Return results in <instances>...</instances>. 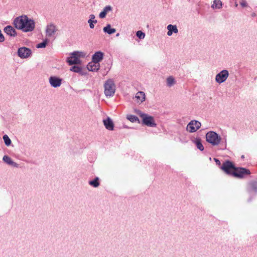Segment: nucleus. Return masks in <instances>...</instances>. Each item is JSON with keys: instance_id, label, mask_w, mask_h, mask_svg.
Returning a JSON list of instances; mask_svg holds the SVG:
<instances>
[{"instance_id": "obj_1", "label": "nucleus", "mask_w": 257, "mask_h": 257, "mask_svg": "<svg viewBox=\"0 0 257 257\" xmlns=\"http://www.w3.org/2000/svg\"><path fill=\"white\" fill-rule=\"evenodd\" d=\"M104 93L106 97H112L115 92V85L111 79L106 80L104 84Z\"/></svg>"}, {"instance_id": "obj_2", "label": "nucleus", "mask_w": 257, "mask_h": 257, "mask_svg": "<svg viewBox=\"0 0 257 257\" xmlns=\"http://www.w3.org/2000/svg\"><path fill=\"white\" fill-rule=\"evenodd\" d=\"M205 137L206 142L213 146H217L221 143V137L215 132L207 133Z\"/></svg>"}, {"instance_id": "obj_3", "label": "nucleus", "mask_w": 257, "mask_h": 257, "mask_svg": "<svg viewBox=\"0 0 257 257\" xmlns=\"http://www.w3.org/2000/svg\"><path fill=\"white\" fill-rule=\"evenodd\" d=\"M138 114L142 118V122L144 124L150 127H155L156 126V123L155 122L153 116L144 113L140 110L138 111Z\"/></svg>"}, {"instance_id": "obj_4", "label": "nucleus", "mask_w": 257, "mask_h": 257, "mask_svg": "<svg viewBox=\"0 0 257 257\" xmlns=\"http://www.w3.org/2000/svg\"><path fill=\"white\" fill-rule=\"evenodd\" d=\"M250 174V171L248 169L244 168H235L234 171H233L232 173V176L237 178H242Z\"/></svg>"}, {"instance_id": "obj_5", "label": "nucleus", "mask_w": 257, "mask_h": 257, "mask_svg": "<svg viewBox=\"0 0 257 257\" xmlns=\"http://www.w3.org/2000/svg\"><path fill=\"white\" fill-rule=\"evenodd\" d=\"M220 168L226 174L232 175V173L234 171L235 167L232 162L229 161H226L222 164Z\"/></svg>"}, {"instance_id": "obj_6", "label": "nucleus", "mask_w": 257, "mask_h": 257, "mask_svg": "<svg viewBox=\"0 0 257 257\" xmlns=\"http://www.w3.org/2000/svg\"><path fill=\"white\" fill-rule=\"evenodd\" d=\"M24 25L25 28L23 29V32H31L35 29V23L33 20L29 19L27 16V18L25 19Z\"/></svg>"}, {"instance_id": "obj_7", "label": "nucleus", "mask_w": 257, "mask_h": 257, "mask_svg": "<svg viewBox=\"0 0 257 257\" xmlns=\"http://www.w3.org/2000/svg\"><path fill=\"white\" fill-rule=\"evenodd\" d=\"M229 76V72L227 70H223L216 74L215 76V81L221 84L225 82Z\"/></svg>"}, {"instance_id": "obj_8", "label": "nucleus", "mask_w": 257, "mask_h": 257, "mask_svg": "<svg viewBox=\"0 0 257 257\" xmlns=\"http://www.w3.org/2000/svg\"><path fill=\"white\" fill-rule=\"evenodd\" d=\"M17 53L18 56L22 59L27 58L32 54L31 50L25 47L19 48Z\"/></svg>"}, {"instance_id": "obj_9", "label": "nucleus", "mask_w": 257, "mask_h": 257, "mask_svg": "<svg viewBox=\"0 0 257 257\" xmlns=\"http://www.w3.org/2000/svg\"><path fill=\"white\" fill-rule=\"evenodd\" d=\"M26 18H27L26 15H23L15 18L13 22L15 27L17 29L23 31V29L25 28L24 22Z\"/></svg>"}, {"instance_id": "obj_10", "label": "nucleus", "mask_w": 257, "mask_h": 257, "mask_svg": "<svg viewBox=\"0 0 257 257\" xmlns=\"http://www.w3.org/2000/svg\"><path fill=\"white\" fill-rule=\"evenodd\" d=\"M201 123L197 120H191L187 124L186 130L190 133H194L197 131L201 127Z\"/></svg>"}, {"instance_id": "obj_11", "label": "nucleus", "mask_w": 257, "mask_h": 257, "mask_svg": "<svg viewBox=\"0 0 257 257\" xmlns=\"http://www.w3.org/2000/svg\"><path fill=\"white\" fill-rule=\"evenodd\" d=\"M78 52H73L71 56L67 58V62L70 65L74 64H79L81 63V61L78 58Z\"/></svg>"}, {"instance_id": "obj_12", "label": "nucleus", "mask_w": 257, "mask_h": 257, "mask_svg": "<svg viewBox=\"0 0 257 257\" xmlns=\"http://www.w3.org/2000/svg\"><path fill=\"white\" fill-rule=\"evenodd\" d=\"M49 81L51 86L57 88L61 86L62 79L56 76H51L49 78Z\"/></svg>"}, {"instance_id": "obj_13", "label": "nucleus", "mask_w": 257, "mask_h": 257, "mask_svg": "<svg viewBox=\"0 0 257 257\" xmlns=\"http://www.w3.org/2000/svg\"><path fill=\"white\" fill-rule=\"evenodd\" d=\"M104 53L101 51L96 52L92 56V59L94 62L99 63L103 58Z\"/></svg>"}, {"instance_id": "obj_14", "label": "nucleus", "mask_w": 257, "mask_h": 257, "mask_svg": "<svg viewBox=\"0 0 257 257\" xmlns=\"http://www.w3.org/2000/svg\"><path fill=\"white\" fill-rule=\"evenodd\" d=\"M57 29L56 26L53 24L48 25L46 28V35L48 37H52L54 35Z\"/></svg>"}, {"instance_id": "obj_15", "label": "nucleus", "mask_w": 257, "mask_h": 257, "mask_svg": "<svg viewBox=\"0 0 257 257\" xmlns=\"http://www.w3.org/2000/svg\"><path fill=\"white\" fill-rule=\"evenodd\" d=\"M4 31L8 35L11 37H15L17 34L16 30L11 26H6Z\"/></svg>"}, {"instance_id": "obj_16", "label": "nucleus", "mask_w": 257, "mask_h": 257, "mask_svg": "<svg viewBox=\"0 0 257 257\" xmlns=\"http://www.w3.org/2000/svg\"><path fill=\"white\" fill-rule=\"evenodd\" d=\"M87 68L90 71H97L100 68V64L92 61L88 64Z\"/></svg>"}, {"instance_id": "obj_17", "label": "nucleus", "mask_w": 257, "mask_h": 257, "mask_svg": "<svg viewBox=\"0 0 257 257\" xmlns=\"http://www.w3.org/2000/svg\"><path fill=\"white\" fill-rule=\"evenodd\" d=\"M103 124L105 128L109 131H112L114 128V124L112 120L109 117L103 120Z\"/></svg>"}, {"instance_id": "obj_18", "label": "nucleus", "mask_w": 257, "mask_h": 257, "mask_svg": "<svg viewBox=\"0 0 257 257\" xmlns=\"http://www.w3.org/2000/svg\"><path fill=\"white\" fill-rule=\"evenodd\" d=\"M135 98L138 103H142L145 100V93L143 91H139L136 93Z\"/></svg>"}, {"instance_id": "obj_19", "label": "nucleus", "mask_w": 257, "mask_h": 257, "mask_svg": "<svg viewBox=\"0 0 257 257\" xmlns=\"http://www.w3.org/2000/svg\"><path fill=\"white\" fill-rule=\"evenodd\" d=\"M112 10V8L111 6L109 5L106 6L103 8V11L100 13L99 15V18L101 19H103L105 18L107 13L111 11Z\"/></svg>"}, {"instance_id": "obj_20", "label": "nucleus", "mask_w": 257, "mask_h": 257, "mask_svg": "<svg viewBox=\"0 0 257 257\" xmlns=\"http://www.w3.org/2000/svg\"><path fill=\"white\" fill-rule=\"evenodd\" d=\"M3 160L7 164L13 166L15 167H18V164L14 162L12 159L7 155H5L3 157Z\"/></svg>"}, {"instance_id": "obj_21", "label": "nucleus", "mask_w": 257, "mask_h": 257, "mask_svg": "<svg viewBox=\"0 0 257 257\" xmlns=\"http://www.w3.org/2000/svg\"><path fill=\"white\" fill-rule=\"evenodd\" d=\"M167 35L169 36H171L173 33H177L178 30L177 29V26L176 25H172L171 24L167 26Z\"/></svg>"}, {"instance_id": "obj_22", "label": "nucleus", "mask_w": 257, "mask_h": 257, "mask_svg": "<svg viewBox=\"0 0 257 257\" xmlns=\"http://www.w3.org/2000/svg\"><path fill=\"white\" fill-rule=\"evenodd\" d=\"M97 23L96 20H95V16L93 14H91L89 16V19L88 21V23L89 25V27L91 29H93L94 28V24H96Z\"/></svg>"}, {"instance_id": "obj_23", "label": "nucleus", "mask_w": 257, "mask_h": 257, "mask_svg": "<svg viewBox=\"0 0 257 257\" xmlns=\"http://www.w3.org/2000/svg\"><path fill=\"white\" fill-rule=\"evenodd\" d=\"M104 32L107 33L109 35L112 34L116 32V30L114 28H111L110 24H107L103 29Z\"/></svg>"}, {"instance_id": "obj_24", "label": "nucleus", "mask_w": 257, "mask_h": 257, "mask_svg": "<svg viewBox=\"0 0 257 257\" xmlns=\"http://www.w3.org/2000/svg\"><path fill=\"white\" fill-rule=\"evenodd\" d=\"M194 143L195 144L196 147L201 151H203L204 147L201 143V139L199 138H196L194 141Z\"/></svg>"}, {"instance_id": "obj_25", "label": "nucleus", "mask_w": 257, "mask_h": 257, "mask_svg": "<svg viewBox=\"0 0 257 257\" xmlns=\"http://www.w3.org/2000/svg\"><path fill=\"white\" fill-rule=\"evenodd\" d=\"M70 70L75 73H79L80 74L83 75H84V73L82 71V69L81 67L78 66H73L70 69Z\"/></svg>"}, {"instance_id": "obj_26", "label": "nucleus", "mask_w": 257, "mask_h": 257, "mask_svg": "<svg viewBox=\"0 0 257 257\" xmlns=\"http://www.w3.org/2000/svg\"><path fill=\"white\" fill-rule=\"evenodd\" d=\"M222 4L220 0H214L211 5V8L213 9H219L222 7Z\"/></svg>"}, {"instance_id": "obj_27", "label": "nucleus", "mask_w": 257, "mask_h": 257, "mask_svg": "<svg viewBox=\"0 0 257 257\" xmlns=\"http://www.w3.org/2000/svg\"><path fill=\"white\" fill-rule=\"evenodd\" d=\"M126 118L132 122H138L140 123V120L139 118L136 115L132 114L127 115Z\"/></svg>"}, {"instance_id": "obj_28", "label": "nucleus", "mask_w": 257, "mask_h": 257, "mask_svg": "<svg viewBox=\"0 0 257 257\" xmlns=\"http://www.w3.org/2000/svg\"><path fill=\"white\" fill-rule=\"evenodd\" d=\"M89 185L93 186L94 187H97L99 186V178L96 177L94 180L90 181L89 182Z\"/></svg>"}, {"instance_id": "obj_29", "label": "nucleus", "mask_w": 257, "mask_h": 257, "mask_svg": "<svg viewBox=\"0 0 257 257\" xmlns=\"http://www.w3.org/2000/svg\"><path fill=\"white\" fill-rule=\"evenodd\" d=\"M3 139L4 141L5 144L7 146H9L12 143V141L7 135H4Z\"/></svg>"}, {"instance_id": "obj_30", "label": "nucleus", "mask_w": 257, "mask_h": 257, "mask_svg": "<svg viewBox=\"0 0 257 257\" xmlns=\"http://www.w3.org/2000/svg\"><path fill=\"white\" fill-rule=\"evenodd\" d=\"M175 83V80L174 78L172 76H170L167 79V84L168 86L171 87Z\"/></svg>"}, {"instance_id": "obj_31", "label": "nucleus", "mask_w": 257, "mask_h": 257, "mask_svg": "<svg viewBox=\"0 0 257 257\" xmlns=\"http://www.w3.org/2000/svg\"><path fill=\"white\" fill-rule=\"evenodd\" d=\"M251 189L254 192H257V181H252L250 183Z\"/></svg>"}, {"instance_id": "obj_32", "label": "nucleus", "mask_w": 257, "mask_h": 257, "mask_svg": "<svg viewBox=\"0 0 257 257\" xmlns=\"http://www.w3.org/2000/svg\"><path fill=\"white\" fill-rule=\"evenodd\" d=\"M136 36L140 39H143L145 37V34L141 31H138L136 33Z\"/></svg>"}, {"instance_id": "obj_33", "label": "nucleus", "mask_w": 257, "mask_h": 257, "mask_svg": "<svg viewBox=\"0 0 257 257\" xmlns=\"http://www.w3.org/2000/svg\"><path fill=\"white\" fill-rule=\"evenodd\" d=\"M47 44V40H45L43 42L37 44V48H45V47H46Z\"/></svg>"}, {"instance_id": "obj_34", "label": "nucleus", "mask_w": 257, "mask_h": 257, "mask_svg": "<svg viewBox=\"0 0 257 257\" xmlns=\"http://www.w3.org/2000/svg\"><path fill=\"white\" fill-rule=\"evenodd\" d=\"M240 5L242 7H246L247 6V4L245 0H241L240 2Z\"/></svg>"}, {"instance_id": "obj_35", "label": "nucleus", "mask_w": 257, "mask_h": 257, "mask_svg": "<svg viewBox=\"0 0 257 257\" xmlns=\"http://www.w3.org/2000/svg\"><path fill=\"white\" fill-rule=\"evenodd\" d=\"M221 145L223 147V149H225L226 148V139H225L224 142H221Z\"/></svg>"}, {"instance_id": "obj_36", "label": "nucleus", "mask_w": 257, "mask_h": 257, "mask_svg": "<svg viewBox=\"0 0 257 257\" xmlns=\"http://www.w3.org/2000/svg\"><path fill=\"white\" fill-rule=\"evenodd\" d=\"M215 162H216V164L218 165H220V162L219 160H218L217 159H216V158H214V159Z\"/></svg>"}, {"instance_id": "obj_37", "label": "nucleus", "mask_w": 257, "mask_h": 257, "mask_svg": "<svg viewBox=\"0 0 257 257\" xmlns=\"http://www.w3.org/2000/svg\"><path fill=\"white\" fill-rule=\"evenodd\" d=\"M252 16H255V14L254 13H253L252 15Z\"/></svg>"}, {"instance_id": "obj_38", "label": "nucleus", "mask_w": 257, "mask_h": 257, "mask_svg": "<svg viewBox=\"0 0 257 257\" xmlns=\"http://www.w3.org/2000/svg\"><path fill=\"white\" fill-rule=\"evenodd\" d=\"M116 36H119V33H117Z\"/></svg>"}, {"instance_id": "obj_39", "label": "nucleus", "mask_w": 257, "mask_h": 257, "mask_svg": "<svg viewBox=\"0 0 257 257\" xmlns=\"http://www.w3.org/2000/svg\"><path fill=\"white\" fill-rule=\"evenodd\" d=\"M241 158H244V156H243V155H242V156H241Z\"/></svg>"}]
</instances>
